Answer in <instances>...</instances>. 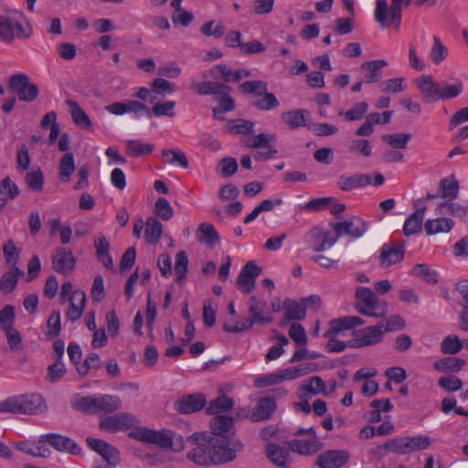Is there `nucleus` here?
<instances>
[{
  "label": "nucleus",
  "mask_w": 468,
  "mask_h": 468,
  "mask_svg": "<svg viewBox=\"0 0 468 468\" xmlns=\"http://www.w3.org/2000/svg\"><path fill=\"white\" fill-rule=\"evenodd\" d=\"M48 333L49 339L57 337L61 330V319L59 311L53 312L47 322Z\"/></svg>",
  "instance_id": "63"
},
{
  "label": "nucleus",
  "mask_w": 468,
  "mask_h": 468,
  "mask_svg": "<svg viewBox=\"0 0 468 468\" xmlns=\"http://www.w3.org/2000/svg\"><path fill=\"white\" fill-rule=\"evenodd\" d=\"M372 182V177L366 174H354L350 176H341L336 183V186L345 192L352 191L353 189L359 188L369 185Z\"/></svg>",
  "instance_id": "26"
},
{
  "label": "nucleus",
  "mask_w": 468,
  "mask_h": 468,
  "mask_svg": "<svg viewBox=\"0 0 468 468\" xmlns=\"http://www.w3.org/2000/svg\"><path fill=\"white\" fill-rule=\"evenodd\" d=\"M43 440L58 451H65L71 454H78L80 452L79 445L73 440L66 436L48 434L43 437Z\"/></svg>",
  "instance_id": "27"
},
{
  "label": "nucleus",
  "mask_w": 468,
  "mask_h": 468,
  "mask_svg": "<svg viewBox=\"0 0 468 468\" xmlns=\"http://www.w3.org/2000/svg\"><path fill=\"white\" fill-rule=\"evenodd\" d=\"M154 213L162 220H169L174 216V209L165 198H158L154 204Z\"/></svg>",
  "instance_id": "59"
},
{
  "label": "nucleus",
  "mask_w": 468,
  "mask_h": 468,
  "mask_svg": "<svg viewBox=\"0 0 468 468\" xmlns=\"http://www.w3.org/2000/svg\"><path fill=\"white\" fill-rule=\"evenodd\" d=\"M309 115L306 110H292L282 114V120L292 129L305 126V116Z\"/></svg>",
  "instance_id": "40"
},
{
  "label": "nucleus",
  "mask_w": 468,
  "mask_h": 468,
  "mask_svg": "<svg viewBox=\"0 0 468 468\" xmlns=\"http://www.w3.org/2000/svg\"><path fill=\"white\" fill-rule=\"evenodd\" d=\"M211 448V456L217 454L221 459L217 462L218 464L226 463L233 461L237 457V452L243 449V444L238 439H222L218 437H208Z\"/></svg>",
  "instance_id": "6"
},
{
  "label": "nucleus",
  "mask_w": 468,
  "mask_h": 468,
  "mask_svg": "<svg viewBox=\"0 0 468 468\" xmlns=\"http://www.w3.org/2000/svg\"><path fill=\"white\" fill-rule=\"evenodd\" d=\"M101 366L100 356L97 353H90L86 356L83 363L77 367L80 375L85 376L90 369H97Z\"/></svg>",
  "instance_id": "61"
},
{
  "label": "nucleus",
  "mask_w": 468,
  "mask_h": 468,
  "mask_svg": "<svg viewBox=\"0 0 468 468\" xmlns=\"http://www.w3.org/2000/svg\"><path fill=\"white\" fill-rule=\"evenodd\" d=\"M467 207H464L453 201H445L441 203L436 209L439 215H453L459 218H464L466 216Z\"/></svg>",
  "instance_id": "49"
},
{
  "label": "nucleus",
  "mask_w": 468,
  "mask_h": 468,
  "mask_svg": "<svg viewBox=\"0 0 468 468\" xmlns=\"http://www.w3.org/2000/svg\"><path fill=\"white\" fill-rule=\"evenodd\" d=\"M282 308L285 311V314L281 322V325H284L291 320H303L305 317L306 308L302 303L287 298L282 303Z\"/></svg>",
  "instance_id": "29"
},
{
  "label": "nucleus",
  "mask_w": 468,
  "mask_h": 468,
  "mask_svg": "<svg viewBox=\"0 0 468 468\" xmlns=\"http://www.w3.org/2000/svg\"><path fill=\"white\" fill-rule=\"evenodd\" d=\"M24 275V271L16 266L2 275L0 280V290L4 294L12 292L17 285L18 279Z\"/></svg>",
  "instance_id": "34"
},
{
  "label": "nucleus",
  "mask_w": 468,
  "mask_h": 468,
  "mask_svg": "<svg viewBox=\"0 0 468 468\" xmlns=\"http://www.w3.org/2000/svg\"><path fill=\"white\" fill-rule=\"evenodd\" d=\"M464 365V359L455 356H448L435 361L433 367L439 371L451 370L452 372H458Z\"/></svg>",
  "instance_id": "44"
},
{
  "label": "nucleus",
  "mask_w": 468,
  "mask_h": 468,
  "mask_svg": "<svg viewBox=\"0 0 468 468\" xmlns=\"http://www.w3.org/2000/svg\"><path fill=\"white\" fill-rule=\"evenodd\" d=\"M255 124L243 119L232 120L228 122V130L231 133L250 134L254 132Z\"/></svg>",
  "instance_id": "48"
},
{
  "label": "nucleus",
  "mask_w": 468,
  "mask_h": 468,
  "mask_svg": "<svg viewBox=\"0 0 468 468\" xmlns=\"http://www.w3.org/2000/svg\"><path fill=\"white\" fill-rule=\"evenodd\" d=\"M356 311L366 316L374 318H383L388 313V305L385 301L378 297L367 287H358L356 292Z\"/></svg>",
  "instance_id": "2"
},
{
  "label": "nucleus",
  "mask_w": 468,
  "mask_h": 468,
  "mask_svg": "<svg viewBox=\"0 0 468 468\" xmlns=\"http://www.w3.org/2000/svg\"><path fill=\"white\" fill-rule=\"evenodd\" d=\"M261 269L254 261H248L241 269L237 283L244 293H250L255 288V280L261 274Z\"/></svg>",
  "instance_id": "18"
},
{
  "label": "nucleus",
  "mask_w": 468,
  "mask_h": 468,
  "mask_svg": "<svg viewBox=\"0 0 468 468\" xmlns=\"http://www.w3.org/2000/svg\"><path fill=\"white\" fill-rule=\"evenodd\" d=\"M411 139V134L404 133H397L392 134H384L382 140L388 144L391 147L397 149L406 148L409 141Z\"/></svg>",
  "instance_id": "54"
},
{
  "label": "nucleus",
  "mask_w": 468,
  "mask_h": 468,
  "mask_svg": "<svg viewBox=\"0 0 468 468\" xmlns=\"http://www.w3.org/2000/svg\"><path fill=\"white\" fill-rule=\"evenodd\" d=\"M349 458L350 454L346 450H330L319 454L315 464L320 468H342Z\"/></svg>",
  "instance_id": "15"
},
{
  "label": "nucleus",
  "mask_w": 468,
  "mask_h": 468,
  "mask_svg": "<svg viewBox=\"0 0 468 468\" xmlns=\"http://www.w3.org/2000/svg\"><path fill=\"white\" fill-rule=\"evenodd\" d=\"M210 74L213 78H223L226 81H239L242 78H247L250 75V71L247 69H238L232 71L226 65H217L211 68Z\"/></svg>",
  "instance_id": "32"
},
{
  "label": "nucleus",
  "mask_w": 468,
  "mask_h": 468,
  "mask_svg": "<svg viewBox=\"0 0 468 468\" xmlns=\"http://www.w3.org/2000/svg\"><path fill=\"white\" fill-rule=\"evenodd\" d=\"M233 407V400L226 395H221L216 399L212 400L206 411L210 414H218L219 412L227 411Z\"/></svg>",
  "instance_id": "47"
},
{
  "label": "nucleus",
  "mask_w": 468,
  "mask_h": 468,
  "mask_svg": "<svg viewBox=\"0 0 468 468\" xmlns=\"http://www.w3.org/2000/svg\"><path fill=\"white\" fill-rule=\"evenodd\" d=\"M410 4V0H391V5L388 7L386 0H378L375 19L383 28L394 26L398 29L401 20V8Z\"/></svg>",
  "instance_id": "4"
},
{
  "label": "nucleus",
  "mask_w": 468,
  "mask_h": 468,
  "mask_svg": "<svg viewBox=\"0 0 468 468\" xmlns=\"http://www.w3.org/2000/svg\"><path fill=\"white\" fill-rule=\"evenodd\" d=\"M463 347V341L455 335H447L441 343V351L443 354L455 355Z\"/></svg>",
  "instance_id": "51"
},
{
  "label": "nucleus",
  "mask_w": 468,
  "mask_h": 468,
  "mask_svg": "<svg viewBox=\"0 0 468 468\" xmlns=\"http://www.w3.org/2000/svg\"><path fill=\"white\" fill-rule=\"evenodd\" d=\"M131 435L143 442L158 445L162 448L183 449L182 437L170 431H156L147 428H137Z\"/></svg>",
  "instance_id": "3"
},
{
  "label": "nucleus",
  "mask_w": 468,
  "mask_h": 468,
  "mask_svg": "<svg viewBox=\"0 0 468 468\" xmlns=\"http://www.w3.org/2000/svg\"><path fill=\"white\" fill-rule=\"evenodd\" d=\"M188 259L185 250H181L176 255L175 272L176 275V282L182 284L185 275L187 271Z\"/></svg>",
  "instance_id": "53"
},
{
  "label": "nucleus",
  "mask_w": 468,
  "mask_h": 468,
  "mask_svg": "<svg viewBox=\"0 0 468 468\" xmlns=\"http://www.w3.org/2000/svg\"><path fill=\"white\" fill-rule=\"evenodd\" d=\"M407 454L425 450L430 447L431 440L427 435L405 437Z\"/></svg>",
  "instance_id": "43"
},
{
  "label": "nucleus",
  "mask_w": 468,
  "mask_h": 468,
  "mask_svg": "<svg viewBox=\"0 0 468 468\" xmlns=\"http://www.w3.org/2000/svg\"><path fill=\"white\" fill-rule=\"evenodd\" d=\"M448 56V48L437 37L433 36V45L430 51V58L436 65L441 64Z\"/></svg>",
  "instance_id": "52"
},
{
  "label": "nucleus",
  "mask_w": 468,
  "mask_h": 468,
  "mask_svg": "<svg viewBox=\"0 0 468 468\" xmlns=\"http://www.w3.org/2000/svg\"><path fill=\"white\" fill-rule=\"evenodd\" d=\"M380 455H385L386 452H393L398 454H407L405 437H396L388 440L383 445L377 449Z\"/></svg>",
  "instance_id": "42"
},
{
  "label": "nucleus",
  "mask_w": 468,
  "mask_h": 468,
  "mask_svg": "<svg viewBox=\"0 0 468 468\" xmlns=\"http://www.w3.org/2000/svg\"><path fill=\"white\" fill-rule=\"evenodd\" d=\"M454 226V221L451 218L441 217L434 219H428L424 228L428 235H435L439 233H448Z\"/></svg>",
  "instance_id": "33"
},
{
  "label": "nucleus",
  "mask_w": 468,
  "mask_h": 468,
  "mask_svg": "<svg viewBox=\"0 0 468 468\" xmlns=\"http://www.w3.org/2000/svg\"><path fill=\"white\" fill-rule=\"evenodd\" d=\"M266 453L270 461L279 467H286L291 463L292 460L289 451L278 444H267Z\"/></svg>",
  "instance_id": "31"
},
{
  "label": "nucleus",
  "mask_w": 468,
  "mask_h": 468,
  "mask_svg": "<svg viewBox=\"0 0 468 468\" xmlns=\"http://www.w3.org/2000/svg\"><path fill=\"white\" fill-rule=\"evenodd\" d=\"M187 441L193 445V448L187 452V460L198 465H217L219 462V456L215 454L211 456V448L209 439L201 433H194L188 437Z\"/></svg>",
  "instance_id": "5"
},
{
  "label": "nucleus",
  "mask_w": 468,
  "mask_h": 468,
  "mask_svg": "<svg viewBox=\"0 0 468 468\" xmlns=\"http://www.w3.org/2000/svg\"><path fill=\"white\" fill-rule=\"evenodd\" d=\"M98 260L108 269L112 268V259L109 254L110 243L104 236H101L94 243Z\"/></svg>",
  "instance_id": "41"
},
{
  "label": "nucleus",
  "mask_w": 468,
  "mask_h": 468,
  "mask_svg": "<svg viewBox=\"0 0 468 468\" xmlns=\"http://www.w3.org/2000/svg\"><path fill=\"white\" fill-rule=\"evenodd\" d=\"M314 367H312V364L310 365H300L297 367H288L282 370H280V375L282 378V382L284 380H292L312 372Z\"/></svg>",
  "instance_id": "50"
},
{
  "label": "nucleus",
  "mask_w": 468,
  "mask_h": 468,
  "mask_svg": "<svg viewBox=\"0 0 468 468\" xmlns=\"http://www.w3.org/2000/svg\"><path fill=\"white\" fill-rule=\"evenodd\" d=\"M136 419L129 413H117L102 418L100 421V429L108 432L126 431L134 426Z\"/></svg>",
  "instance_id": "10"
},
{
  "label": "nucleus",
  "mask_w": 468,
  "mask_h": 468,
  "mask_svg": "<svg viewBox=\"0 0 468 468\" xmlns=\"http://www.w3.org/2000/svg\"><path fill=\"white\" fill-rule=\"evenodd\" d=\"M382 324L379 322L373 326H367L353 332V340L357 347L373 346L380 343L384 337Z\"/></svg>",
  "instance_id": "11"
},
{
  "label": "nucleus",
  "mask_w": 468,
  "mask_h": 468,
  "mask_svg": "<svg viewBox=\"0 0 468 468\" xmlns=\"http://www.w3.org/2000/svg\"><path fill=\"white\" fill-rule=\"evenodd\" d=\"M75 161L72 153H66L60 160L59 163V176L60 179L63 182H69L70 180V176L74 172Z\"/></svg>",
  "instance_id": "46"
},
{
  "label": "nucleus",
  "mask_w": 468,
  "mask_h": 468,
  "mask_svg": "<svg viewBox=\"0 0 468 468\" xmlns=\"http://www.w3.org/2000/svg\"><path fill=\"white\" fill-rule=\"evenodd\" d=\"M197 238L199 242L213 247L219 240V236L215 227L210 223H200L197 230Z\"/></svg>",
  "instance_id": "36"
},
{
  "label": "nucleus",
  "mask_w": 468,
  "mask_h": 468,
  "mask_svg": "<svg viewBox=\"0 0 468 468\" xmlns=\"http://www.w3.org/2000/svg\"><path fill=\"white\" fill-rule=\"evenodd\" d=\"M368 110V103L365 101L357 102L346 112H341L339 114L348 122L361 120Z\"/></svg>",
  "instance_id": "57"
},
{
  "label": "nucleus",
  "mask_w": 468,
  "mask_h": 468,
  "mask_svg": "<svg viewBox=\"0 0 468 468\" xmlns=\"http://www.w3.org/2000/svg\"><path fill=\"white\" fill-rule=\"evenodd\" d=\"M411 273L413 275L421 277L424 281L430 283H435L437 282L436 272L430 269V267L426 264H416Z\"/></svg>",
  "instance_id": "64"
},
{
  "label": "nucleus",
  "mask_w": 468,
  "mask_h": 468,
  "mask_svg": "<svg viewBox=\"0 0 468 468\" xmlns=\"http://www.w3.org/2000/svg\"><path fill=\"white\" fill-rule=\"evenodd\" d=\"M29 33L25 31L23 25L15 17L0 15V38L7 43L12 42L16 37L27 38Z\"/></svg>",
  "instance_id": "8"
},
{
  "label": "nucleus",
  "mask_w": 468,
  "mask_h": 468,
  "mask_svg": "<svg viewBox=\"0 0 468 468\" xmlns=\"http://www.w3.org/2000/svg\"><path fill=\"white\" fill-rule=\"evenodd\" d=\"M414 207L416 208L415 212L410 215L403 226V232L405 236H410L421 230L424 213L426 210L424 199L416 200L414 202Z\"/></svg>",
  "instance_id": "20"
},
{
  "label": "nucleus",
  "mask_w": 468,
  "mask_h": 468,
  "mask_svg": "<svg viewBox=\"0 0 468 468\" xmlns=\"http://www.w3.org/2000/svg\"><path fill=\"white\" fill-rule=\"evenodd\" d=\"M289 448L292 452H297L303 456H310L320 452L324 444L317 439L313 437L311 440L295 439L288 442Z\"/></svg>",
  "instance_id": "21"
},
{
  "label": "nucleus",
  "mask_w": 468,
  "mask_h": 468,
  "mask_svg": "<svg viewBox=\"0 0 468 468\" xmlns=\"http://www.w3.org/2000/svg\"><path fill=\"white\" fill-rule=\"evenodd\" d=\"M350 154H359L364 157H369L372 154L370 142L366 139H354L348 144Z\"/></svg>",
  "instance_id": "56"
},
{
  "label": "nucleus",
  "mask_w": 468,
  "mask_h": 468,
  "mask_svg": "<svg viewBox=\"0 0 468 468\" xmlns=\"http://www.w3.org/2000/svg\"><path fill=\"white\" fill-rule=\"evenodd\" d=\"M207 403L205 395L194 393L184 395L175 401V410L183 414H190L202 410Z\"/></svg>",
  "instance_id": "16"
},
{
  "label": "nucleus",
  "mask_w": 468,
  "mask_h": 468,
  "mask_svg": "<svg viewBox=\"0 0 468 468\" xmlns=\"http://www.w3.org/2000/svg\"><path fill=\"white\" fill-rule=\"evenodd\" d=\"M26 182L27 186L36 192H41L44 186V176L40 169L28 172L26 175Z\"/></svg>",
  "instance_id": "62"
},
{
  "label": "nucleus",
  "mask_w": 468,
  "mask_h": 468,
  "mask_svg": "<svg viewBox=\"0 0 468 468\" xmlns=\"http://www.w3.org/2000/svg\"><path fill=\"white\" fill-rule=\"evenodd\" d=\"M127 154L133 157L150 154L154 150V144H143L139 140H129L126 144Z\"/></svg>",
  "instance_id": "45"
},
{
  "label": "nucleus",
  "mask_w": 468,
  "mask_h": 468,
  "mask_svg": "<svg viewBox=\"0 0 468 468\" xmlns=\"http://www.w3.org/2000/svg\"><path fill=\"white\" fill-rule=\"evenodd\" d=\"M76 260L69 249L60 248L52 257V268L58 273L68 275L74 271Z\"/></svg>",
  "instance_id": "19"
},
{
  "label": "nucleus",
  "mask_w": 468,
  "mask_h": 468,
  "mask_svg": "<svg viewBox=\"0 0 468 468\" xmlns=\"http://www.w3.org/2000/svg\"><path fill=\"white\" fill-rule=\"evenodd\" d=\"M239 89L248 94L261 96L268 90V84L262 80H248L239 85Z\"/></svg>",
  "instance_id": "58"
},
{
  "label": "nucleus",
  "mask_w": 468,
  "mask_h": 468,
  "mask_svg": "<svg viewBox=\"0 0 468 468\" xmlns=\"http://www.w3.org/2000/svg\"><path fill=\"white\" fill-rule=\"evenodd\" d=\"M66 104L70 109V115L73 122L81 127L82 129H88L91 126V122L85 111L79 105L78 102L72 100H67Z\"/></svg>",
  "instance_id": "37"
},
{
  "label": "nucleus",
  "mask_w": 468,
  "mask_h": 468,
  "mask_svg": "<svg viewBox=\"0 0 468 468\" xmlns=\"http://www.w3.org/2000/svg\"><path fill=\"white\" fill-rule=\"evenodd\" d=\"M439 193L446 201H453L459 193V183L453 176H450L441 180Z\"/></svg>",
  "instance_id": "35"
},
{
  "label": "nucleus",
  "mask_w": 468,
  "mask_h": 468,
  "mask_svg": "<svg viewBox=\"0 0 468 468\" xmlns=\"http://www.w3.org/2000/svg\"><path fill=\"white\" fill-rule=\"evenodd\" d=\"M212 435L222 439H235L233 419L225 415L215 417L211 421Z\"/></svg>",
  "instance_id": "23"
},
{
  "label": "nucleus",
  "mask_w": 468,
  "mask_h": 468,
  "mask_svg": "<svg viewBox=\"0 0 468 468\" xmlns=\"http://www.w3.org/2000/svg\"><path fill=\"white\" fill-rule=\"evenodd\" d=\"M243 143L249 148L259 149L254 154L256 160H268L278 153L275 148L276 136L274 134L260 133L244 139Z\"/></svg>",
  "instance_id": "7"
},
{
  "label": "nucleus",
  "mask_w": 468,
  "mask_h": 468,
  "mask_svg": "<svg viewBox=\"0 0 468 468\" xmlns=\"http://www.w3.org/2000/svg\"><path fill=\"white\" fill-rule=\"evenodd\" d=\"M161 157L165 165H176L183 168H187L189 165L186 155L179 149H164Z\"/></svg>",
  "instance_id": "38"
},
{
  "label": "nucleus",
  "mask_w": 468,
  "mask_h": 468,
  "mask_svg": "<svg viewBox=\"0 0 468 468\" xmlns=\"http://www.w3.org/2000/svg\"><path fill=\"white\" fill-rule=\"evenodd\" d=\"M404 258L403 243H385L380 250L379 265L381 268H388L400 262Z\"/></svg>",
  "instance_id": "17"
},
{
  "label": "nucleus",
  "mask_w": 468,
  "mask_h": 468,
  "mask_svg": "<svg viewBox=\"0 0 468 468\" xmlns=\"http://www.w3.org/2000/svg\"><path fill=\"white\" fill-rule=\"evenodd\" d=\"M331 228L340 238L342 235L351 236L353 238L361 237L367 229L366 222L360 218L354 217L348 220L335 223H330Z\"/></svg>",
  "instance_id": "14"
},
{
  "label": "nucleus",
  "mask_w": 468,
  "mask_h": 468,
  "mask_svg": "<svg viewBox=\"0 0 468 468\" xmlns=\"http://www.w3.org/2000/svg\"><path fill=\"white\" fill-rule=\"evenodd\" d=\"M252 105L261 111H270L278 108L280 102L273 93L266 90Z\"/></svg>",
  "instance_id": "55"
},
{
  "label": "nucleus",
  "mask_w": 468,
  "mask_h": 468,
  "mask_svg": "<svg viewBox=\"0 0 468 468\" xmlns=\"http://www.w3.org/2000/svg\"><path fill=\"white\" fill-rule=\"evenodd\" d=\"M9 87L14 90L18 99L23 101H34L37 94V86L28 81V77L25 74H15L9 80Z\"/></svg>",
  "instance_id": "9"
},
{
  "label": "nucleus",
  "mask_w": 468,
  "mask_h": 468,
  "mask_svg": "<svg viewBox=\"0 0 468 468\" xmlns=\"http://www.w3.org/2000/svg\"><path fill=\"white\" fill-rule=\"evenodd\" d=\"M22 397V414H39L46 410L47 406L39 394H26Z\"/></svg>",
  "instance_id": "30"
},
{
  "label": "nucleus",
  "mask_w": 468,
  "mask_h": 468,
  "mask_svg": "<svg viewBox=\"0 0 468 468\" xmlns=\"http://www.w3.org/2000/svg\"><path fill=\"white\" fill-rule=\"evenodd\" d=\"M386 66H388V62L384 59H375L363 62L360 66L361 69L366 71L363 77V81L365 83L379 81L382 78L381 69Z\"/></svg>",
  "instance_id": "28"
},
{
  "label": "nucleus",
  "mask_w": 468,
  "mask_h": 468,
  "mask_svg": "<svg viewBox=\"0 0 468 468\" xmlns=\"http://www.w3.org/2000/svg\"><path fill=\"white\" fill-rule=\"evenodd\" d=\"M249 314L250 317L244 319L250 324V329L254 324H266L272 321L267 303L258 300L255 296L250 299Z\"/></svg>",
  "instance_id": "13"
},
{
  "label": "nucleus",
  "mask_w": 468,
  "mask_h": 468,
  "mask_svg": "<svg viewBox=\"0 0 468 468\" xmlns=\"http://www.w3.org/2000/svg\"><path fill=\"white\" fill-rule=\"evenodd\" d=\"M163 225L154 218H148L145 222L144 238L148 244H156L162 235Z\"/></svg>",
  "instance_id": "39"
},
{
  "label": "nucleus",
  "mask_w": 468,
  "mask_h": 468,
  "mask_svg": "<svg viewBox=\"0 0 468 468\" xmlns=\"http://www.w3.org/2000/svg\"><path fill=\"white\" fill-rule=\"evenodd\" d=\"M22 397L14 396L0 402V412L22 414Z\"/></svg>",
  "instance_id": "60"
},
{
  "label": "nucleus",
  "mask_w": 468,
  "mask_h": 468,
  "mask_svg": "<svg viewBox=\"0 0 468 468\" xmlns=\"http://www.w3.org/2000/svg\"><path fill=\"white\" fill-rule=\"evenodd\" d=\"M87 444L89 447L100 454L104 461L107 462L108 465L105 467H112L118 464L121 461L119 451L112 446V444L106 442L101 439H95L91 437H88L86 439Z\"/></svg>",
  "instance_id": "12"
},
{
  "label": "nucleus",
  "mask_w": 468,
  "mask_h": 468,
  "mask_svg": "<svg viewBox=\"0 0 468 468\" xmlns=\"http://www.w3.org/2000/svg\"><path fill=\"white\" fill-rule=\"evenodd\" d=\"M122 402L118 396L96 394L84 396L74 402V409L90 414H110L119 410Z\"/></svg>",
  "instance_id": "1"
},
{
  "label": "nucleus",
  "mask_w": 468,
  "mask_h": 468,
  "mask_svg": "<svg viewBox=\"0 0 468 468\" xmlns=\"http://www.w3.org/2000/svg\"><path fill=\"white\" fill-rule=\"evenodd\" d=\"M69 308L66 312V317L70 322L78 321L84 311L86 303V294L81 290L73 291L69 298Z\"/></svg>",
  "instance_id": "25"
},
{
  "label": "nucleus",
  "mask_w": 468,
  "mask_h": 468,
  "mask_svg": "<svg viewBox=\"0 0 468 468\" xmlns=\"http://www.w3.org/2000/svg\"><path fill=\"white\" fill-rule=\"evenodd\" d=\"M277 409L276 401L271 397L261 398L256 408L250 415V419L253 422H260L269 420Z\"/></svg>",
  "instance_id": "24"
},
{
  "label": "nucleus",
  "mask_w": 468,
  "mask_h": 468,
  "mask_svg": "<svg viewBox=\"0 0 468 468\" xmlns=\"http://www.w3.org/2000/svg\"><path fill=\"white\" fill-rule=\"evenodd\" d=\"M417 86L426 101L433 102L441 100V85L434 81L431 75L418 79Z\"/></svg>",
  "instance_id": "22"
}]
</instances>
